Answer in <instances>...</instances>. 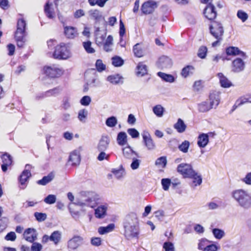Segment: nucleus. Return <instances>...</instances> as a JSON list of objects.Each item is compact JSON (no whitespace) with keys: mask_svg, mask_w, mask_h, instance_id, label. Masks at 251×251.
<instances>
[{"mask_svg":"<svg viewBox=\"0 0 251 251\" xmlns=\"http://www.w3.org/2000/svg\"><path fill=\"white\" fill-rule=\"evenodd\" d=\"M232 196L244 209H248L251 207V194L248 191L237 189L232 192Z\"/></svg>","mask_w":251,"mask_h":251,"instance_id":"1","label":"nucleus"},{"mask_svg":"<svg viewBox=\"0 0 251 251\" xmlns=\"http://www.w3.org/2000/svg\"><path fill=\"white\" fill-rule=\"evenodd\" d=\"M26 23L23 19H19L17 22V29L15 32V40L18 48H22L25 46L26 42Z\"/></svg>","mask_w":251,"mask_h":251,"instance_id":"2","label":"nucleus"},{"mask_svg":"<svg viewBox=\"0 0 251 251\" xmlns=\"http://www.w3.org/2000/svg\"><path fill=\"white\" fill-rule=\"evenodd\" d=\"M53 57L59 60H66L72 56V53L69 45L61 43L55 47Z\"/></svg>","mask_w":251,"mask_h":251,"instance_id":"3","label":"nucleus"},{"mask_svg":"<svg viewBox=\"0 0 251 251\" xmlns=\"http://www.w3.org/2000/svg\"><path fill=\"white\" fill-rule=\"evenodd\" d=\"M82 193L76 199L75 202L74 204L83 208L84 207H93L95 205L94 199L92 197V194L90 193Z\"/></svg>","mask_w":251,"mask_h":251,"instance_id":"4","label":"nucleus"},{"mask_svg":"<svg viewBox=\"0 0 251 251\" xmlns=\"http://www.w3.org/2000/svg\"><path fill=\"white\" fill-rule=\"evenodd\" d=\"M210 33L216 39L222 40L224 30L222 25L218 22L214 21L209 26Z\"/></svg>","mask_w":251,"mask_h":251,"instance_id":"5","label":"nucleus"},{"mask_svg":"<svg viewBox=\"0 0 251 251\" xmlns=\"http://www.w3.org/2000/svg\"><path fill=\"white\" fill-rule=\"evenodd\" d=\"M201 3L207 4L203 11L205 17L210 20L214 19L217 16V12L215 6L211 3L212 0H201Z\"/></svg>","mask_w":251,"mask_h":251,"instance_id":"6","label":"nucleus"},{"mask_svg":"<svg viewBox=\"0 0 251 251\" xmlns=\"http://www.w3.org/2000/svg\"><path fill=\"white\" fill-rule=\"evenodd\" d=\"M44 71L47 75L52 78L59 77L64 72L62 69L54 65L44 67Z\"/></svg>","mask_w":251,"mask_h":251,"instance_id":"7","label":"nucleus"},{"mask_svg":"<svg viewBox=\"0 0 251 251\" xmlns=\"http://www.w3.org/2000/svg\"><path fill=\"white\" fill-rule=\"evenodd\" d=\"M244 59L242 57H237L232 62L231 70L234 73H240L244 70L246 66Z\"/></svg>","mask_w":251,"mask_h":251,"instance_id":"8","label":"nucleus"},{"mask_svg":"<svg viewBox=\"0 0 251 251\" xmlns=\"http://www.w3.org/2000/svg\"><path fill=\"white\" fill-rule=\"evenodd\" d=\"M177 171L185 177H189L194 174L195 171L189 164L181 163L177 166Z\"/></svg>","mask_w":251,"mask_h":251,"instance_id":"9","label":"nucleus"},{"mask_svg":"<svg viewBox=\"0 0 251 251\" xmlns=\"http://www.w3.org/2000/svg\"><path fill=\"white\" fill-rule=\"evenodd\" d=\"M82 151V148L79 147L71 152L69 162H71L72 166H77L79 164L81 160L80 152Z\"/></svg>","mask_w":251,"mask_h":251,"instance_id":"10","label":"nucleus"},{"mask_svg":"<svg viewBox=\"0 0 251 251\" xmlns=\"http://www.w3.org/2000/svg\"><path fill=\"white\" fill-rule=\"evenodd\" d=\"M83 238L78 235H75L70 239L67 244L68 247L72 250L77 249L83 244Z\"/></svg>","mask_w":251,"mask_h":251,"instance_id":"11","label":"nucleus"},{"mask_svg":"<svg viewBox=\"0 0 251 251\" xmlns=\"http://www.w3.org/2000/svg\"><path fill=\"white\" fill-rule=\"evenodd\" d=\"M30 168L31 166L30 165H26L25 170L22 172L20 176L19 180L21 185L20 188L22 189H24L26 187V182L31 176V173L29 171Z\"/></svg>","mask_w":251,"mask_h":251,"instance_id":"12","label":"nucleus"},{"mask_svg":"<svg viewBox=\"0 0 251 251\" xmlns=\"http://www.w3.org/2000/svg\"><path fill=\"white\" fill-rule=\"evenodd\" d=\"M173 65L172 59L167 56H161L156 63L158 68L161 69L170 68Z\"/></svg>","mask_w":251,"mask_h":251,"instance_id":"13","label":"nucleus"},{"mask_svg":"<svg viewBox=\"0 0 251 251\" xmlns=\"http://www.w3.org/2000/svg\"><path fill=\"white\" fill-rule=\"evenodd\" d=\"M137 157H139L138 154L133 150H131V152L127 153V158L132 160L130 167L132 170L137 169L141 163V160L137 159Z\"/></svg>","mask_w":251,"mask_h":251,"instance_id":"14","label":"nucleus"},{"mask_svg":"<svg viewBox=\"0 0 251 251\" xmlns=\"http://www.w3.org/2000/svg\"><path fill=\"white\" fill-rule=\"evenodd\" d=\"M23 236L26 241L32 243L37 239V233L34 228H28L25 231Z\"/></svg>","mask_w":251,"mask_h":251,"instance_id":"15","label":"nucleus"},{"mask_svg":"<svg viewBox=\"0 0 251 251\" xmlns=\"http://www.w3.org/2000/svg\"><path fill=\"white\" fill-rule=\"evenodd\" d=\"M226 53L228 55L239 56L244 59L247 58L246 53L240 50L237 47H229L226 49Z\"/></svg>","mask_w":251,"mask_h":251,"instance_id":"16","label":"nucleus"},{"mask_svg":"<svg viewBox=\"0 0 251 251\" xmlns=\"http://www.w3.org/2000/svg\"><path fill=\"white\" fill-rule=\"evenodd\" d=\"M64 33L67 38L70 39H74L78 35L77 29L71 26L64 27Z\"/></svg>","mask_w":251,"mask_h":251,"instance_id":"17","label":"nucleus"},{"mask_svg":"<svg viewBox=\"0 0 251 251\" xmlns=\"http://www.w3.org/2000/svg\"><path fill=\"white\" fill-rule=\"evenodd\" d=\"M157 7L156 3L154 1H147L143 3L142 6V11L145 14H149L153 12Z\"/></svg>","mask_w":251,"mask_h":251,"instance_id":"18","label":"nucleus"},{"mask_svg":"<svg viewBox=\"0 0 251 251\" xmlns=\"http://www.w3.org/2000/svg\"><path fill=\"white\" fill-rule=\"evenodd\" d=\"M220 101V98L219 92H214L210 94L208 101L212 108H215L219 105Z\"/></svg>","mask_w":251,"mask_h":251,"instance_id":"19","label":"nucleus"},{"mask_svg":"<svg viewBox=\"0 0 251 251\" xmlns=\"http://www.w3.org/2000/svg\"><path fill=\"white\" fill-rule=\"evenodd\" d=\"M88 14L90 18L95 20L96 22H100L104 19L102 12L98 9L89 10Z\"/></svg>","mask_w":251,"mask_h":251,"instance_id":"20","label":"nucleus"},{"mask_svg":"<svg viewBox=\"0 0 251 251\" xmlns=\"http://www.w3.org/2000/svg\"><path fill=\"white\" fill-rule=\"evenodd\" d=\"M130 227L128 229V239H133L135 238L137 240L139 238V235L140 233V229L139 225L136 226H129Z\"/></svg>","mask_w":251,"mask_h":251,"instance_id":"21","label":"nucleus"},{"mask_svg":"<svg viewBox=\"0 0 251 251\" xmlns=\"http://www.w3.org/2000/svg\"><path fill=\"white\" fill-rule=\"evenodd\" d=\"M217 75L222 87L227 88L232 86V82L223 73H219Z\"/></svg>","mask_w":251,"mask_h":251,"instance_id":"22","label":"nucleus"},{"mask_svg":"<svg viewBox=\"0 0 251 251\" xmlns=\"http://www.w3.org/2000/svg\"><path fill=\"white\" fill-rule=\"evenodd\" d=\"M109 143L110 139L108 136H102L97 147L99 151H106L108 148Z\"/></svg>","mask_w":251,"mask_h":251,"instance_id":"23","label":"nucleus"},{"mask_svg":"<svg viewBox=\"0 0 251 251\" xmlns=\"http://www.w3.org/2000/svg\"><path fill=\"white\" fill-rule=\"evenodd\" d=\"M107 206L101 205L99 206L95 210V216L97 218L102 219L106 215Z\"/></svg>","mask_w":251,"mask_h":251,"instance_id":"24","label":"nucleus"},{"mask_svg":"<svg viewBox=\"0 0 251 251\" xmlns=\"http://www.w3.org/2000/svg\"><path fill=\"white\" fill-rule=\"evenodd\" d=\"M103 50L106 52H111L113 49V38L111 35H109L106 38L104 42L102 44Z\"/></svg>","mask_w":251,"mask_h":251,"instance_id":"25","label":"nucleus"},{"mask_svg":"<svg viewBox=\"0 0 251 251\" xmlns=\"http://www.w3.org/2000/svg\"><path fill=\"white\" fill-rule=\"evenodd\" d=\"M44 11L48 18L52 19L55 17L53 5L52 3L49 2H47L44 7Z\"/></svg>","mask_w":251,"mask_h":251,"instance_id":"26","label":"nucleus"},{"mask_svg":"<svg viewBox=\"0 0 251 251\" xmlns=\"http://www.w3.org/2000/svg\"><path fill=\"white\" fill-rule=\"evenodd\" d=\"M1 158L3 163L1 165V169L3 172H6L7 170V167L12 163V158L9 154L6 153L2 155Z\"/></svg>","mask_w":251,"mask_h":251,"instance_id":"27","label":"nucleus"},{"mask_svg":"<svg viewBox=\"0 0 251 251\" xmlns=\"http://www.w3.org/2000/svg\"><path fill=\"white\" fill-rule=\"evenodd\" d=\"M209 142L208 135L205 133L200 134L198 138V145L200 148H204Z\"/></svg>","mask_w":251,"mask_h":251,"instance_id":"28","label":"nucleus"},{"mask_svg":"<svg viewBox=\"0 0 251 251\" xmlns=\"http://www.w3.org/2000/svg\"><path fill=\"white\" fill-rule=\"evenodd\" d=\"M107 80L113 84L123 83L124 78L118 74L110 75L107 76Z\"/></svg>","mask_w":251,"mask_h":251,"instance_id":"29","label":"nucleus"},{"mask_svg":"<svg viewBox=\"0 0 251 251\" xmlns=\"http://www.w3.org/2000/svg\"><path fill=\"white\" fill-rule=\"evenodd\" d=\"M96 34V43L99 46H101L106 40V33L104 32L101 33L98 28L95 33Z\"/></svg>","mask_w":251,"mask_h":251,"instance_id":"30","label":"nucleus"},{"mask_svg":"<svg viewBox=\"0 0 251 251\" xmlns=\"http://www.w3.org/2000/svg\"><path fill=\"white\" fill-rule=\"evenodd\" d=\"M126 223L129 226L139 225L138 219L135 213H130L126 216Z\"/></svg>","mask_w":251,"mask_h":251,"instance_id":"31","label":"nucleus"},{"mask_svg":"<svg viewBox=\"0 0 251 251\" xmlns=\"http://www.w3.org/2000/svg\"><path fill=\"white\" fill-rule=\"evenodd\" d=\"M115 228L114 224H110L106 226H100L98 228V232L100 234L103 235L112 232Z\"/></svg>","mask_w":251,"mask_h":251,"instance_id":"32","label":"nucleus"},{"mask_svg":"<svg viewBox=\"0 0 251 251\" xmlns=\"http://www.w3.org/2000/svg\"><path fill=\"white\" fill-rule=\"evenodd\" d=\"M88 116V111L86 109H81L78 112L77 118L78 120L82 123H85Z\"/></svg>","mask_w":251,"mask_h":251,"instance_id":"33","label":"nucleus"},{"mask_svg":"<svg viewBox=\"0 0 251 251\" xmlns=\"http://www.w3.org/2000/svg\"><path fill=\"white\" fill-rule=\"evenodd\" d=\"M174 128L179 133H182L185 131L186 128V126L183 121L181 119H178L177 122L174 126Z\"/></svg>","mask_w":251,"mask_h":251,"instance_id":"34","label":"nucleus"},{"mask_svg":"<svg viewBox=\"0 0 251 251\" xmlns=\"http://www.w3.org/2000/svg\"><path fill=\"white\" fill-rule=\"evenodd\" d=\"M147 66L140 62L137 67L136 74L138 76H142L147 74Z\"/></svg>","mask_w":251,"mask_h":251,"instance_id":"35","label":"nucleus"},{"mask_svg":"<svg viewBox=\"0 0 251 251\" xmlns=\"http://www.w3.org/2000/svg\"><path fill=\"white\" fill-rule=\"evenodd\" d=\"M61 239V232L59 231L53 232L50 236V240L52 241L54 244L57 245Z\"/></svg>","mask_w":251,"mask_h":251,"instance_id":"36","label":"nucleus"},{"mask_svg":"<svg viewBox=\"0 0 251 251\" xmlns=\"http://www.w3.org/2000/svg\"><path fill=\"white\" fill-rule=\"evenodd\" d=\"M143 140L148 150H153L155 147L154 144L149 135H143Z\"/></svg>","mask_w":251,"mask_h":251,"instance_id":"37","label":"nucleus"},{"mask_svg":"<svg viewBox=\"0 0 251 251\" xmlns=\"http://www.w3.org/2000/svg\"><path fill=\"white\" fill-rule=\"evenodd\" d=\"M54 177V175L53 173H51L48 176H45L42 179L39 180L37 181V183L41 185H45L49 182H50Z\"/></svg>","mask_w":251,"mask_h":251,"instance_id":"38","label":"nucleus"},{"mask_svg":"<svg viewBox=\"0 0 251 251\" xmlns=\"http://www.w3.org/2000/svg\"><path fill=\"white\" fill-rule=\"evenodd\" d=\"M211 109L212 107L208 101L202 102L198 105V110L200 112H206Z\"/></svg>","mask_w":251,"mask_h":251,"instance_id":"39","label":"nucleus"},{"mask_svg":"<svg viewBox=\"0 0 251 251\" xmlns=\"http://www.w3.org/2000/svg\"><path fill=\"white\" fill-rule=\"evenodd\" d=\"M124 172H125V169L122 165H121L117 169H113L112 170V173L115 175L116 177L118 179H120L122 177H123Z\"/></svg>","mask_w":251,"mask_h":251,"instance_id":"40","label":"nucleus"},{"mask_svg":"<svg viewBox=\"0 0 251 251\" xmlns=\"http://www.w3.org/2000/svg\"><path fill=\"white\" fill-rule=\"evenodd\" d=\"M158 75L165 81L172 83L175 81L174 77L170 74H167L162 72H158Z\"/></svg>","mask_w":251,"mask_h":251,"instance_id":"41","label":"nucleus"},{"mask_svg":"<svg viewBox=\"0 0 251 251\" xmlns=\"http://www.w3.org/2000/svg\"><path fill=\"white\" fill-rule=\"evenodd\" d=\"M189 177L193 179V184L194 186L200 185L202 182V178L201 176L198 175L195 171L194 172V174H192V175L190 176Z\"/></svg>","mask_w":251,"mask_h":251,"instance_id":"42","label":"nucleus"},{"mask_svg":"<svg viewBox=\"0 0 251 251\" xmlns=\"http://www.w3.org/2000/svg\"><path fill=\"white\" fill-rule=\"evenodd\" d=\"M112 64L116 67L122 66L124 64V60L120 56H115L111 58Z\"/></svg>","mask_w":251,"mask_h":251,"instance_id":"43","label":"nucleus"},{"mask_svg":"<svg viewBox=\"0 0 251 251\" xmlns=\"http://www.w3.org/2000/svg\"><path fill=\"white\" fill-rule=\"evenodd\" d=\"M194 70V68L193 67L188 66L182 69L181 75L183 77H186L193 74Z\"/></svg>","mask_w":251,"mask_h":251,"instance_id":"44","label":"nucleus"},{"mask_svg":"<svg viewBox=\"0 0 251 251\" xmlns=\"http://www.w3.org/2000/svg\"><path fill=\"white\" fill-rule=\"evenodd\" d=\"M212 233L214 237L217 239H221L225 235L224 231L219 228H214L212 230Z\"/></svg>","mask_w":251,"mask_h":251,"instance_id":"45","label":"nucleus"},{"mask_svg":"<svg viewBox=\"0 0 251 251\" xmlns=\"http://www.w3.org/2000/svg\"><path fill=\"white\" fill-rule=\"evenodd\" d=\"M190 147V143L187 140L183 141L178 146V149L183 153H187Z\"/></svg>","mask_w":251,"mask_h":251,"instance_id":"46","label":"nucleus"},{"mask_svg":"<svg viewBox=\"0 0 251 251\" xmlns=\"http://www.w3.org/2000/svg\"><path fill=\"white\" fill-rule=\"evenodd\" d=\"M83 46L88 53H93L95 52V49L92 47V43L90 41L84 42Z\"/></svg>","mask_w":251,"mask_h":251,"instance_id":"47","label":"nucleus"},{"mask_svg":"<svg viewBox=\"0 0 251 251\" xmlns=\"http://www.w3.org/2000/svg\"><path fill=\"white\" fill-rule=\"evenodd\" d=\"M167 164V159L165 156H162L158 159L155 161V165L159 168H164Z\"/></svg>","mask_w":251,"mask_h":251,"instance_id":"48","label":"nucleus"},{"mask_svg":"<svg viewBox=\"0 0 251 251\" xmlns=\"http://www.w3.org/2000/svg\"><path fill=\"white\" fill-rule=\"evenodd\" d=\"M117 124V118L114 116L110 117L107 118L105 122L106 125L110 127L115 126Z\"/></svg>","mask_w":251,"mask_h":251,"instance_id":"49","label":"nucleus"},{"mask_svg":"<svg viewBox=\"0 0 251 251\" xmlns=\"http://www.w3.org/2000/svg\"><path fill=\"white\" fill-rule=\"evenodd\" d=\"M133 52L135 55L138 57H142L144 54L143 51L139 44H137L134 46Z\"/></svg>","mask_w":251,"mask_h":251,"instance_id":"50","label":"nucleus"},{"mask_svg":"<svg viewBox=\"0 0 251 251\" xmlns=\"http://www.w3.org/2000/svg\"><path fill=\"white\" fill-rule=\"evenodd\" d=\"M207 52V49L205 46H201L199 48L198 52V56L199 57L204 59L205 58Z\"/></svg>","mask_w":251,"mask_h":251,"instance_id":"51","label":"nucleus"},{"mask_svg":"<svg viewBox=\"0 0 251 251\" xmlns=\"http://www.w3.org/2000/svg\"><path fill=\"white\" fill-rule=\"evenodd\" d=\"M117 141L120 145H124L126 144V133L124 132H120L117 136Z\"/></svg>","mask_w":251,"mask_h":251,"instance_id":"52","label":"nucleus"},{"mask_svg":"<svg viewBox=\"0 0 251 251\" xmlns=\"http://www.w3.org/2000/svg\"><path fill=\"white\" fill-rule=\"evenodd\" d=\"M95 66L99 72H101L106 69V66L101 59H98L96 61Z\"/></svg>","mask_w":251,"mask_h":251,"instance_id":"53","label":"nucleus"},{"mask_svg":"<svg viewBox=\"0 0 251 251\" xmlns=\"http://www.w3.org/2000/svg\"><path fill=\"white\" fill-rule=\"evenodd\" d=\"M154 113L158 117H162L163 114L164 108L160 105H157L153 108Z\"/></svg>","mask_w":251,"mask_h":251,"instance_id":"54","label":"nucleus"},{"mask_svg":"<svg viewBox=\"0 0 251 251\" xmlns=\"http://www.w3.org/2000/svg\"><path fill=\"white\" fill-rule=\"evenodd\" d=\"M56 200V197L54 195H49L45 198L44 201L45 203L49 204L54 203Z\"/></svg>","mask_w":251,"mask_h":251,"instance_id":"55","label":"nucleus"},{"mask_svg":"<svg viewBox=\"0 0 251 251\" xmlns=\"http://www.w3.org/2000/svg\"><path fill=\"white\" fill-rule=\"evenodd\" d=\"M171 183V179L169 178H163L161 180V184L162 185L163 189L165 191L168 190Z\"/></svg>","mask_w":251,"mask_h":251,"instance_id":"56","label":"nucleus"},{"mask_svg":"<svg viewBox=\"0 0 251 251\" xmlns=\"http://www.w3.org/2000/svg\"><path fill=\"white\" fill-rule=\"evenodd\" d=\"M127 132L132 138H137L139 137V132L135 128H128Z\"/></svg>","mask_w":251,"mask_h":251,"instance_id":"57","label":"nucleus"},{"mask_svg":"<svg viewBox=\"0 0 251 251\" xmlns=\"http://www.w3.org/2000/svg\"><path fill=\"white\" fill-rule=\"evenodd\" d=\"M247 102H251V100H250V98H247L246 97H241L236 100L235 104L237 105V106H238Z\"/></svg>","mask_w":251,"mask_h":251,"instance_id":"58","label":"nucleus"},{"mask_svg":"<svg viewBox=\"0 0 251 251\" xmlns=\"http://www.w3.org/2000/svg\"><path fill=\"white\" fill-rule=\"evenodd\" d=\"M91 101V98L88 96L83 97L80 100L81 105L83 106H88Z\"/></svg>","mask_w":251,"mask_h":251,"instance_id":"59","label":"nucleus"},{"mask_svg":"<svg viewBox=\"0 0 251 251\" xmlns=\"http://www.w3.org/2000/svg\"><path fill=\"white\" fill-rule=\"evenodd\" d=\"M34 216L36 219L39 222H42L45 221L47 218V215L45 213L35 212Z\"/></svg>","mask_w":251,"mask_h":251,"instance_id":"60","label":"nucleus"},{"mask_svg":"<svg viewBox=\"0 0 251 251\" xmlns=\"http://www.w3.org/2000/svg\"><path fill=\"white\" fill-rule=\"evenodd\" d=\"M102 240L100 237H92L91 239V244L96 247H99L101 245Z\"/></svg>","mask_w":251,"mask_h":251,"instance_id":"61","label":"nucleus"},{"mask_svg":"<svg viewBox=\"0 0 251 251\" xmlns=\"http://www.w3.org/2000/svg\"><path fill=\"white\" fill-rule=\"evenodd\" d=\"M237 15L243 22H245L248 18V14L242 10H239L237 12Z\"/></svg>","mask_w":251,"mask_h":251,"instance_id":"62","label":"nucleus"},{"mask_svg":"<svg viewBox=\"0 0 251 251\" xmlns=\"http://www.w3.org/2000/svg\"><path fill=\"white\" fill-rule=\"evenodd\" d=\"M163 248L165 249V251H175L174 246L171 242H165L163 244Z\"/></svg>","mask_w":251,"mask_h":251,"instance_id":"63","label":"nucleus"},{"mask_svg":"<svg viewBox=\"0 0 251 251\" xmlns=\"http://www.w3.org/2000/svg\"><path fill=\"white\" fill-rule=\"evenodd\" d=\"M42 249V246L41 244L37 242L33 243L31 247V251H41Z\"/></svg>","mask_w":251,"mask_h":251,"instance_id":"64","label":"nucleus"}]
</instances>
